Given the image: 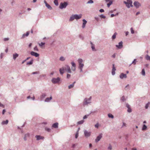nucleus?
<instances>
[{"mask_svg":"<svg viewBox=\"0 0 150 150\" xmlns=\"http://www.w3.org/2000/svg\"><path fill=\"white\" fill-rule=\"evenodd\" d=\"M100 17L101 18L104 19L105 18H106L105 16L103 15V14H101L100 16Z\"/></svg>","mask_w":150,"mask_h":150,"instance_id":"46","label":"nucleus"},{"mask_svg":"<svg viewBox=\"0 0 150 150\" xmlns=\"http://www.w3.org/2000/svg\"><path fill=\"white\" fill-rule=\"evenodd\" d=\"M149 103L148 102L147 103L145 106V108L146 109H147L149 107Z\"/></svg>","mask_w":150,"mask_h":150,"instance_id":"45","label":"nucleus"},{"mask_svg":"<svg viewBox=\"0 0 150 150\" xmlns=\"http://www.w3.org/2000/svg\"><path fill=\"white\" fill-rule=\"evenodd\" d=\"M45 6L49 9L50 10L52 9V7L48 4H46Z\"/></svg>","mask_w":150,"mask_h":150,"instance_id":"24","label":"nucleus"},{"mask_svg":"<svg viewBox=\"0 0 150 150\" xmlns=\"http://www.w3.org/2000/svg\"><path fill=\"white\" fill-rule=\"evenodd\" d=\"M84 135L85 137H90L91 134V132H88L86 130H84Z\"/></svg>","mask_w":150,"mask_h":150,"instance_id":"6","label":"nucleus"},{"mask_svg":"<svg viewBox=\"0 0 150 150\" xmlns=\"http://www.w3.org/2000/svg\"><path fill=\"white\" fill-rule=\"evenodd\" d=\"M9 38H5L4 39V41H7L9 40Z\"/></svg>","mask_w":150,"mask_h":150,"instance_id":"52","label":"nucleus"},{"mask_svg":"<svg viewBox=\"0 0 150 150\" xmlns=\"http://www.w3.org/2000/svg\"><path fill=\"white\" fill-rule=\"evenodd\" d=\"M126 124L125 123L123 122V125L121 127V128L123 127L124 126H126Z\"/></svg>","mask_w":150,"mask_h":150,"instance_id":"60","label":"nucleus"},{"mask_svg":"<svg viewBox=\"0 0 150 150\" xmlns=\"http://www.w3.org/2000/svg\"><path fill=\"white\" fill-rule=\"evenodd\" d=\"M91 97H90L89 98H84L83 102V105L84 106L87 105L88 104L91 103Z\"/></svg>","mask_w":150,"mask_h":150,"instance_id":"3","label":"nucleus"},{"mask_svg":"<svg viewBox=\"0 0 150 150\" xmlns=\"http://www.w3.org/2000/svg\"><path fill=\"white\" fill-rule=\"evenodd\" d=\"M54 2L55 5L57 6L58 5V0H54Z\"/></svg>","mask_w":150,"mask_h":150,"instance_id":"34","label":"nucleus"},{"mask_svg":"<svg viewBox=\"0 0 150 150\" xmlns=\"http://www.w3.org/2000/svg\"><path fill=\"white\" fill-rule=\"evenodd\" d=\"M126 106L128 108H130V105L127 103L126 104Z\"/></svg>","mask_w":150,"mask_h":150,"instance_id":"61","label":"nucleus"},{"mask_svg":"<svg viewBox=\"0 0 150 150\" xmlns=\"http://www.w3.org/2000/svg\"><path fill=\"white\" fill-rule=\"evenodd\" d=\"M121 101L124 102L126 100L125 99V98L124 96H122V97L121 98Z\"/></svg>","mask_w":150,"mask_h":150,"instance_id":"38","label":"nucleus"},{"mask_svg":"<svg viewBox=\"0 0 150 150\" xmlns=\"http://www.w3.org/2000/svg\"><path fill=\"white\" fill-rule=\"evenodd\" d=\"M75 18V17L74 14L72 15L70 17V18L69 20V21H72L74 20Z\"/></svg>","mask_w":150,"mask_h":150,"instance_id":"17","label":"nucleus"},{"mask_svg":"<svg viewBox=\"0 0 150 150\" xmlns=\"http://www.w3.org/2000/svg\"><path fill=\"white\" fill-rule=\"evenodd\" d=\"M141 74L143 76H145V71L144 69H142Z\"/></svg>","mask_w":150,"mask_h":150,"instance_id":"25","label":"nucleus"},{"mask_svg":"<svg viewBox=\"0 0 150 150\" xmlns=\"http://www.w3.org/2000/svg\"><path fill=\"white\" fill-rule=\"evenodd\" d=\"M25 37H26L25 34L24 33L22 37L21 38V39H23L25 38Z\"/></svg>","mask_w":150,"mask_h":150,"instance_id":"53","label":"nucleus"},{"mask_svg":"<svg viewBox=\"0 0 150 150\" xmlns=\"http://www.w3.org/2000/svg\"><path fill=\"white\" fill-rule=\"evenodd\" d=\"M58 123L57 122H56L52 125V127L55 128H58Z\"/></svg>","mask_w":150,"mask_h":150,"instance_id":"15","label":"nucleus"},{"mask_svg":"<svg viewBox=\"0 0 150 150\" xmlns=\"http://www.w3.org/2000/svg\"><path fill=\"white\" fill-rule=\"evenodd\" d=\"M84 122V120H82L81 121H78L77 122V124L78 125L82 124H83Z\"/></svg>","mask_w":150,"mask_h":150,"instance_id":"26","label":"nucleus"},{"mask_svg":"<svg viewBox=\"0 0 150 150\" xmlns=\"http://www.w3.org/2000/svg\"><path fill=\"white\" fill-rule=\"evenodd\" d=\"M71 76V75L69 74H67V78L68 79H69L70 78Z\"/></svg>","mask_w":150,"mask_h":150,"instance_id":"57","label":"nucleus"},{"mask_svg":"<svg viewBox=\"0 0 150 150\" xmlns=\"http://www.w3.org/2000/svg\"><path fill=\"white\" fill-rule=\"evenodd\" d=\"M74 15L75 17V18L76 20L80 19L82 17V15L81 14H80L79 15L76 14Z\"/></svg>","mask_w":150,"mask_h":150,"instance_id":"11","label":"nucleus"},{"mask_svg":"<svg viewBox=\"0 0 150 150\" xmlns=\"http://www.w3.org/2000/svg\"><path fill=\"white\" fill-rule=\"evenodd\" d=\"M68 3L67 2H64V3H61L59 6V8L61 9L65 8L68 5Z\"/></svg>","mask_w":150,"mask_h":150,"instance_id":"4","label":"nucleus"},{"mask_svg":"<svg viewBox=\"0 0 150 150\" xmlns=\"http://www.w3.org/2000/svg\"><path fill=\"white\" fill-rule=\"evenodd\" d=\"M30 54L31 55L34 56L36 57H38L39 56V54L33 51L31 52Z\"/></svg>","mask_w":150,"mask_h":150,"instance_id":"9","label":"nucleus"},{"mask_svg":"<svg viewBox=\"0 0 150 150\" xmlns=\"http://www.w3.org/2000/svg\"><path fill=\"white\" fill-rule=\"evenodd\" d=\"M59 60L61 61H63L65 60V58L64 57L61 56L60 57Z\"/></svg>","mask_w":150,"mask_h":150,"instance_id":"31","label":"nucleus"},{"mask_svg":"<svg viewBox=\"0 0 150 150\" xmlns=\"http://www.w3.org/2000/svg\"><path fill=\"white\" fill-rule=\"evenodd\" d=\"M89 116V115H86L85 116H84L83 117V119H85L86 118H87Z\"/></svg>","mask_w":150,"mask_h":150,"instance_id":"49","label":"nucleus"},{"mask_svg":"<svg viewBox=\"0 0 150 150\" xmlns=\"http://www.w3.org/2000/svg\"><path fill=\"white\" fill-rule=\"evenodd\" d=\"M137 62V59H134V60L132 61V63L129 65V66H130L132 64L134 65H135L136 64V62Z\"/></svg>","mask_w":150,"mask_h":150,"instance_id":"16","label":"nucleus"},{"mask_svg":"<svg viewBox=\"0 0 150 150\" xmlns=\"http://www.w3.org/2000/svg\"><path fill=\"white\" fill-rule=\"evenodd\" d=\"M115 74V71L112 70V75H114Z\"/></svg>","mask_w":150,"mask_h":150,"instance_id":"56","label":"nucleus"},{"mask_svg":"<svg viewBox=\"0 0 150 150\" xmlns=\"http://www.w3.org/2000/svg\"><path fill=\"white\" fill-rule=\"evenodd\" d=\"M117 34V33L116 32H115V33H114V34L112 36V39L114 40L116 38V36Z\"/></svg>","mask_w":150,"mask_h":150,"instance_id":"28","label":"nucleus"},{"mask_svg":"<svg viewBox=\"0 0 150 150\" xmlns=\"http://www.w3.org/2000/svg\"><path fill=\"white\" fill-rule=\"evenodd\" d=\"M13 59L14 60H15L16 58L18 56V54L16 53H15L13 54Z\"/></svg>","mask_w":150,"mask_h":150,"instance_id":"18","label":"nucleus"},{"mask_svg":"<svg viewBox=\"0 0 150 150\" xmlns=\"http://www.w3.org/2000/svg\"><path fill=\"white\" fill-rule=\"evenodd\" d=\"M79 66L78 67V69L80 70V72H83V69L84 66V64L83 63V60L81 59H79L78 60Z\"/></svg>","mask_w":150,"mask_h":150,"instance_id":"2","label":"nucleus"},{"mask_svg":"<svg viewBox=\"0 0 150 150\" xmlns=\"http://www.w3.org/2000/svg\"><path fill=\"white\" fill-rule=\"evenodd\" d=\"M131 33L132 34H134V31L132 28H131L130 29Z\"/></svg>","mask_w":150,"mask_h":150,"instance_id":"47","label":"nucleus"},{"mask_svg":"<svg viewBox=\"0 0 150 150\" xmlns=\"http://www.w3.org/2000/svg\"><path fill=\"white\" fill-rule=\"evenodd\" d=\"M34 50H36V51H38V47H37L36 46H35L34 47Z\"/></svg>","mask_w":150,"mask_h":150,"instance_id":"54","label":"nucleus"},{"mask_svg":"<svg viewBox=\"0 0 150 150\" xmlns=\"http://www.w3.org/2000/svg\"><path fill=\"white\" fill-rule=\"evenodd\" d=\"M129 5H130V4L129 3H127V4H126V6L128 8H129L130 7Z\"/></svg>","mask_w":150,"mask_h":150,"instance_id":"55","label":"nucleus"},{"mask_svg":"<svg viewBox=\"0 0 150 150\" xmlns=\"http://www.w3.org/2000/svg\"><path fill=\"white\" fill-rule=\"evenodd\" d=\"M52 99V97L51 96L50 98H47L45 100V102H48Z\"/></svg>","mask_w":150,"mask_h":150,"instance_id":"19","label":"nucleus"},{"mask_svg":"<svg viewBox=\"0 0 150 150\" xmlns=\"http://www.w3.org/2000/svg\"><path fill=\"white\" fill-rule=\"evenodd\" d=\"M147 128V127L145 125H143L142 129V130H145Z\"/></svg>","mask_w":150,"mask_h":150,"instance_id":"27","label":"nucleus"},{"mask_svg":"<svg viewBox=\"0 0 150 150\" xmlns=\"http://www.w3.org/2000/svg\"><path fill=\"white\" fill-rule=\"evenodd\" d=\"M95 18L97 21H98L100 19L99 17H95Z\"/></svg>","mask_w":150,"mask_h":150,"instance_id":"48","label":"nucleus"},{"mask_svg":"<svg viewBox=\"0 0 150 150\" xmlns=\"http://www.w3.org/2000/svg\"><path fill=\"white\" fill-rule=\"evenodd\" d=\"M145 58L147 60L150 61V56L148 54L146 55Z\"/></svg>","mask_w":150,"mask_h":150,"instance_id":"30","label":"nucleus"},{"mask_svg":"<svg viewBox=\"0 0 150 150\" xmlns=\"http://www.w3.org/2000/svg\"><path fill=\"white\" fill-rule=\"evenodd\" d=\"M8 122V120H6V121H3L1 122V124L2 125H7Z\"/></svg>","mask_w":150,"mask_h":150,"instance_id":"21","label":"nucleus"},{"mask_svg":"<svg viewBox=\"0 0 150 150\" xmlns=\"http://www.w3.org/2000/svg\"><path fill=\"white\" fill-rule=\"evenodd\" d=\"M39 74V71H35L34 72L32 73V74Z\"/></svg>","mask_w":150,"mask_h":150,"instance_id":"44","label":"nucleus"},{"mask_svg":"<svg viewBox=\"0 0 150 150\" xmlns=\"http://www.w3.org/2000/svg\"><path fill=\"white\" fill-rule=\"evenodd\" d=\"M45 129L46 131H47V132H50V129L49 128L45 127Z\"/></svg>","mask_w":150,"mask_h":150,"instance_id":"43","label":"nucleus"},{"mask_svg":"<svg viewBox=\"0 0 150 150\" xmlns=\"http://www.w3.org/2000/svg\"><path fill=\"white\" fill-rule=\"evenodd\" d=\"M115 56H116V55H115V54H114L112 56V57L113 58H115Z\"/></svg>","mask_w":150,"mask_h":150,"instance_id":"63","label":"nucleus"},{"mask_svg":"<svg viewBox=\"0 0 150 150\" xmlns=\"http://www.w3.org/2000/svg\"><path fill=\"white\" fill-rule=\"evenodd\" d=\"M132 109H131V108H128V110H127V112H132Z\"/></svg>","mask_w":150,"mask_h":150,"instance_id":"51","label":"nucleus"},{"mask_svg":"<svg viewBox=\"0 0 150 150\" xmlns=\"http://www.w3.org/2000/svg\"><path fill=\"white\" fill-rule=\"evenodd\" d=\"M93 3V1L92 0H90L88 1L87 3V4H92Z\"/></svg>","mask_w":150,"mask_h":150,"instance_id":"39","label":"nucleus"},{"mask_svg":"<svg viewBox=\"0 0 150 150\" xmlns=\"http://www.w3.org/2000/svg\"><path fill=\"white\" fill-rule=\"evenodd\" d=\"M120 77L121 79H123L124 78H126L127 77V75L126 74L122 73L120 75Z\"/></svg>","mask_w":150,"mask_h":150,"instance_id":"13","label":"nucleus"},{"mask_svg":"<svg viewBox=\"0 0 150 150\" xmlns=\"http://www.w3.org/2000/svg\"><path fill=\"white\" fill-rule=\"evenodd\" d=\"M72 67H76V64L75 63L73 62H72L71 63Z\"/></svg>","mask_w":150,"mask_h":150,"instance_id":"36","label":"nucleus"},{"mask_svg":"<svg viewBox=\"0 0 150 150\" xmlns=\"http://www.w3.org/2000/svg\"><path fill=\"white\" fill-rule=\"evenodd\" d=\"M29 134L28 133L26 134H25V137H29Z\"/></svg>","mask_w":150,"mask_h":150,"instance_id":"59","label":"nucleus"},{"mask_svg":"<svg viewBox=\"0 0 150 150\" xmlns=\"http://www.w3.org/2000/svg\"><path fill=\"white\" fill-rule=\"evenodd\" d=\"M127 2L129 3L130 6L131 7H132L133 5H132V1L131 0H127Z\"/></svg>","mask_w":150,"mask_h":150,"instance_id":"29","label":"nucleus"},{"mask_svg":"<svg viewBox=\"0 0 150 150\" xmlns=\"http://www.w3.org/2000/svg\"><path fill=\"white\" fill-rule=\"evenodd\" d=\"M46 96V94L45 93H43L41 96V98H45Z\"/></svg>","mask_w":150,"mask_h":150,"instance_id":"32","label":"nucleus"},{"mask_svg":"<svg viewBox=\"0 0 150 150\" xmlns=\"http://www.w3.org/2000/svg\"><path fill=\"white\" fill-rule=\"evenodd\" d=\"M65 71H67L68 73H71V72L70 67L68 65H65L64 67L60 69L59 70L60 74L62 75L63 74Z\"/></svg>","mask_w":150,"mask_h":150,"instance_id":"1","label":"nucleus"},{"mask_svg":"<svg viewBox=\"0 0 150 150\" xmlns=\"http://www.w3.org/2000/svg\"><path fill=\"white\" fill-rule=\"evenodd\" d=\"M76 69V67H72L71 69L73 71H74Z\"/></svg>","mask_w":150,"mask_h":150,"instance_id":"58","label":"nucleus"},{"mask_svg":"<svg viewBox=\"0 0 150 150\" xmlns=\"http://www.w3.org/2000/svg\"><path fill=\"white\" fill-rule=\"evenodd\" d=\"M91 44L92 45L91 47L92 50L93 51H96V50L95 49V47L94 45L93 44V43L91 42Z\"/></svg>","mask_w":150,"mask_h":150,"instance_id":"23","label":"nucleus"},{"mask_svg":"<svg viewBox=\"0 0 150 150\" xmlns=\"http://www.w3.org/2000/svg\"><path fill=\"white\" fill-rule=\"evenodd\" d=\"M79 136V132L77 131L75 134V138L77 139Z\"/></svg>","mask_w":150,"mask_h":150,"instance_id":"41","label":"nucleus"},{"mask_svg":"<svg viewBox=\"0 0 150 150\" xmlns=\"http://www.w3.org/2000/svg\"><path fill=\"white\" fill-rule=\"evenodd\" d=\"M134 5L137 8H138L141 6V4L138 1H135L134 3Z\"/></svg>","mask_w":150,"mask_h":150,"instance_id":"10","label":"nucleus"},{"mask_svg":"<svg viewBox=\"0 0 150 150\" xmlns=\"http://www.w3.org/2000/svg\"><path fill=\"white\" fill-rule=\"evenodd\" d=\"M99 127V124L98 123H97L95 125V127L97 128H98Z\"/></svg>","mask_w":150,"mask_h":150,"instance_id":"50","label":"nucleus"},{"mask_svg":"<svg viewBox=\"0 0 150 150\" xmlns=\"http://www.w3.org/2000/svg\"><path fill=\"white\" fill-rule=\"evenodd\" d=\"M33 59H32L29 62H28L26 64L27 65H32L33 64Z\"/></svg>","mask_w":150,"mask_h":150,"instance_id":"22","label":"nucleus"},{"mask_svg":"<svg viewBox=\"0 0 150 150\" xmlns=\"http://www.w3.org/2000/svg\"><path fill=\"white\" fill-rule=\"evenodd\" d=\"M82 21H83V23L82 24V28H84L86 26V24L87 23V21L85 19H83L82 20Z\"/></svg>","mask_w":150,"mask_h":150,"instance_id":"14","label":"nucleus"},{"mask_svg":"<svg viewBox=\"0 0 150 150\" xmlns=\"http://www.w3.org/2000/svg\"><path fill=\"white\" fill-rule=\"evenodd\" d=\"M103 134L102 133L100 134L95 139V142L97 143L102 138Z\"/></svg>","mask_w":150,"mask_h":150,"instance_id":"7","label":"nucleus"},{"mask_svg":"<svg viewBox=\"0 0 150 150\" xmlns=\"http://www.w3.org/2000/svg\"><path fill=\"white\" fill-rule=\"evenodd\" d=\"M108 149L111 150L112 149V146L110 144H109V146L108 148Z\"/></svg>","mask_w":150,"mask_h":150,"instance_id":"42","label":"nucleus"},{"mask_svg":"<svg viewBox=\"0 0 150 150\" xmlns=\"http://www.w3.org/2000/svg\"><path fill=\"white\" fill-rule=\"evenodd\" d=\"M35 137L36 138L37 140H39L40 139L43 140L44 138V137L38 135L35 136Z\"/></svg>","mask_w":150,"mask_h":150,"instance_id":"12","label":"nucleus"},{"mask_svg":"<svg viewBox=\"0 0 150 150\" xmlns=\"http://www.w3.org/2000/svg\"><path fill=\"white\" fill-rule=\"evenodd\" d=\"M112 71H115L116 70V69L115 67V64H112Z\"/></svg>","mask_w":150,"mask_h":150,"instance_id":"40","label":"nucleus"},{"mask_svg":"<svg viewBox=\"0 0 150 150\" xmlns=\"http://www.w3.org/2000/svg\"><path fill=\"white\" fill-rule=\"evenodd\" d=\"M76 83L75 81H74L72 84H70L68 86L69 89H71L72 88H73L74 86L75 83Z\"/></svg>","mask_w":150,"mask_h":150,"instance_id":"20","label":"nucleus"},{"mask_svg":"<svg viewBox=\"0 0 150 150\" xmlns=\"http://www.w3.org/2000/svg\"><path fill=\"white\" fill-rule=\"evenodd\" d=\"M112 3V1H109L108 3L107 4V6L108 7H110V5H111Z\"/></svg>","mask_w":150,"mask_h":150,"instance_id":"35","label":"nucleus"},{"mask_svg":"<svg viewBox=\"0 0 150 150\" xmlns=\"http://www.w3.org/2000/svg\"><path fill=\"white\" fill-rule=\"evenodd\" d=\"M45 44V42H41L40 43H39V45L40 47H42L43 45Z\"/></svg>","mask_w":150,"mask_h":150,"instance_id":"37","label":"nucleus"},{"mask_svg":"<svg viewBox=\"0 0 150 150\" xmlns=\"http://www.w3.org/2000/svg\"><path fill=\"white\" fill-rule=\"evenodd\" d=\"M108 116L109 117L113 119L114 118V116L111 114H108Z\"/></svg>","mask_w":150,"mask_h":150,"instance_id":"33","label":"nucleus"},{"mask_svg":"<svg viewBox=\"0 0 150 150\" xmlns=\"http://www.w3.org/2000/svg\"><path fill=\"white\" fill-rule=\"evenodd\" d=\"M104 10L103 9H101L99 11L100 12H104Z\"/></svg>","mask_w":150,"mask_h":150,"instance_id":"64","label":"nucleus"},{"mask_svg":"<svg viewBox=\"0 0 150 150\" xmlns=\"http://www.w3.org/2000/svg\"><path fill=\"white\" fill-rule=\"evenodd\" d=\"M29 31H27L26 32V33L25 34L26 37H27L28 36V35H29Z\"/></svg>","mask_w":150,"mask_h":150,"instance_id":"62","label":"nucleus"},{"mask_svg":"<svg viewBox=\"0 0 150 150\" xmlns=\"http://www.w3.org/2000/svg\"><path fill=\"white\" fill-rule=\"evenodd\" d=\"M60 78L57 77V78H53L52 79V81L53 83H57L60 81Z\"/></svg>","mask_w":150,"mask_h":150,"instance_id":"5","label":"nucleus"},{"mask_svg":"<svg viewBox=\"0 0 150 150\" xmlns=\"http://www.w3.org/2000/svg\"><path fill=\"white\" fill-rule=\"evenodd\" d=\"M123 42L122 41H120L118 43V45H116V47L119 49H120L123 47Z\"/></svg>","mask_w":150,"mask_h":150,"instance_id":"8","label":"nucleus"}]
</instances>
